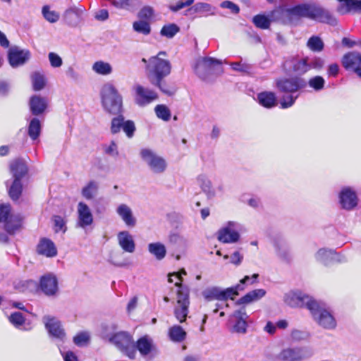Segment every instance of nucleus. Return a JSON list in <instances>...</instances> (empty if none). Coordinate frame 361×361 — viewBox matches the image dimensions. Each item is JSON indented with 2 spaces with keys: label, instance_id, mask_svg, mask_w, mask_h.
<instances>
[{
  "label": "nucleus",
  "instance_id": "nucleus-48",
  "mask_svg": "<svg viewBox=\"0 0 361 361\" xmlns=\"http://www.w3.org/2000/svg\"><path fill=\"white\" fill-rule=\"evenodd\" d=\"M151 84L157 87L164 94L169 96L174 94L176 91L173 85L168 84L164 79L153 81Z\"/></svg>",
  "mask_w": 361,
  "mask_h": 361
},
{
  "label": "nucleus",
  "instance_id": "nucleus-26",
  "mask_svg": "<svg viewBox=\"0 0 361 361\" xmlns=\"http://www.w3.org/2000/svg\"><path fill=\"white\" fill-rule=\"evenodd\" d=\"M30 109L35 116L42 114L48 106V100L46 97L39 95H34L30 99Z\"/></svg>",
  "mask_w": 361,
  "mask_h": 361
},
{
  "label": "nucleus",
  "instance_id": "nucleus-61",
  "mask_svg": "<svg viewBox=\"0 0 361 361\" xmlns=\"http://www.w3.org/2000/svg\"><path fill=\"white\" fill-rule=\"evenodd\" d=\"M190 10H193L195 13L206 16L207 13L212 11V7L209 4L199 2L195 4L192 7H191Z\"/></svg>",
  "mask_w": 361,
  "mask_h": 361
},
{
  "label": "nucleus",
  "instance_id": "nucleus-18",
  "mask_svg": "<svg viewBox=\"0 0 361 361\" xmlns=\"http://www.w3.org/2000/svg\"><path fill=\"white\" fill-rule=\"evenodd\" d=\"M77 214V227L85 229L93 224V214L90 208L86 203L80 202L78 204Z\"/></svg>",
  "mask_w": 361,
  "mask_h": 361
},
{
  "label": "nucleus",
  "instance_id": "nucleus-32",
  "mask_svg": "<svg viewBox=\"0 0 361 361\" xmlns=\"http://www.w3.org/2000/svg\"><path fill=\"white\" fill-rule=\"evenodd\" d=\"M269 17L273 21L279 22L283 24L291 23L289 8L279 6L269 13Z\"/></svg>",
  "mask_w": 361,
  "mask_h": 361
},
{
  "label": "nucleus",
  "instance_id": "nucleus-59",
  "mask_svg": "<svg viewBox=\"0 0 361 361\" xmlns=\"http://www.w3.org/2000/svg\"><path fill=\"white\" fill-rule=\"evenodd\" d=\"M90 336L87 331H82L75 335L73 338L74 343L78 347L85 346L90 341Z\"/></svg>",
  "mask_w": 361,
  "mask_h": 361
},
{
  "label": "nucleus",
  "instance_id": "nucleus-3",
  "mask_svg": "<svg viewBox=\"0 0 361 361\" xmlns=\"http://www.w3.org/2000/svg\"><path fill=\"white\" fill-rule=\"evenodd\" d=\"M310 312L314 321L321 327L326 330H333L337 326V322L331 311L326 305L315 300L314 302L309 304Z\"/></svg>",
  "mask_w": 361,
  "mask_h": 361
},
{
  "label": "nucleus",
  "instance_id": "nucleus-36",
  "mask_svg": "<svg viewBox=\"0 0 361 361\" xmlns=\"http://www.w3.org/2000/svg\"><path fill=\"white\" fill-rule=\"evenodd\" d=\"M338 12L345 14L350 12L361 11V0H346L345 3L341 4L337 8Z\"/></svg>",
  "mask_w": 361,
  "mask_h": 361
},
{
  "label": "nucleus",
  "instance_id": "nucleus-19",
  "mask_svg": "<svg viewBox=\"0 0 361 361\" xmlns=\"http://www.w3.org/2000/svg\"><path fill=\"white\" fill-rule=\"evenodd\" d=\"M221 62L211 57H204L200 59L195 65V71L196 74L202 80H206L207 77L212 73V68L215 65H221Z\"/></svg>",
  "mask_w": 361,
  "mask_h": 361
},
{
  "label": "nucleus",
  "instance_id": "nucleus-23",
  "mask_svg": "<svg viewBox=\"0 0 361 361\" xmlns=\"http://www.w3.org/2000/svg\"><path fill=\"white\" fill-rule=\"evenodd\" d=\"M341 62L345 69L355 72L361 66V54L357 51L348 52L343 56Z\"/></svg>",
  "mask_w": 361,
  "mask_h": 361
},
{
  "label": "nucleus",
  "instance_id": "nucleus-7",
  "mask_svg": "<svg viewBox=\"0 0 361 361\" xmlns=\"http://www.w3.org/2000/svg\"><path fill=\"white\" fill-rule=\"evenodd\" d=\"M313 354V350L310 346H295L282 349L276 357L281 361H304L310 359Z\"/></svg>",
  "mask_w": 361,
  "mask_h": 361
},
{
  "label": "nucleus",
  "instance_id": "nucleus-2",
  "mask_svg": "<svg viewBox=\"0 0 361 361\" xmlns=\"http://www.w3.org/2000/svg\"><path fill=\"white\" fill-rule=\"evenodd\" d=\"M161 55H165V52L160 51L157 56L150 57L149 60L145 58L142 59V61L146 65V71L150 82L164 79L171 73L170 62L160 58Z\"/></svg>",
  "mask_w": 361,
  "mask_h": 361
},
{
  "label": "nucleus",
  "instance_id": "nucleus-27",
  "mask_svg": "<svg viewBox=\"0 0 361 361\" xmlns=\"http://www.w3.org/2000/svg\"><path fill=\"white\" fill-rule=\"evenodd\" d=\"M118 242L123 251L129 253L134 252L135 243L133 235L127 231H121L117 235Z\"/></svg>",
  "mask_w": 361,
  "mask_h": 361
},
{
  "label": "nucleus",
  "instance_id": "nucleus-6",
  "mask_svg": "<svg viewBox=\"0 0 361 361\" xmlns=\"http://www.w3.org/2000/svg\"><path fill=\"white\" fill-rule=\"evenodd\" d=\"M175 286L178 289L176 293V305L174 307L173 314L177 321L183 323L186 321L189 313V289L180 283H176Z\"/></svg>",
  "mask_w": 361,
  "mask_h": 361
},
{
  "label": "nucleus",
  "instance_id": "nucleus-12",
  "mask_svg": "<svg viewBox=\"0 0 361 361\" xmlns=\"http://www.w3.org/2000/svg\"><path fill=\"white\" fill-rule=\"evenodd\" d=\"M307 18L331 25H336V19L328 10L314 4H307Z\"/></svg>",
  "mask_w": 361,
  "mask_h": 361
},
{
  "label": "nucleus",
  "instance_id": "nucleus-37",
  "mask_svg": "<svg viewBox=\"0 0 361 361\" xmlns=\"http://www.w3.org/2000/svg\"><path fill=\"white\" fill-rule=\"evenodd\" d=\"M266 294V290L262 288L255 289L248 292L243 297L240 298L237 303L239 305L248 304L254 301H257L263 298Z\"/></svg>",
  "mask_w": 361,
  "mask_h": 361
},
{
  "label": "nucleus",
  "instance_id": "nucleus-5",
  "mask_svg": "<svg viewBox=\"0 0 361 361\" xmlns=\"http://www.w3.org/2000/svg\"><path fill=\"white\" fill-rule=\"evenodd\" d=\"M102 106L108 113L117 115L122 111V97L116 87L110 83L105 84L101 90Z\"/></svg>",
  "mask_w": 361,
  "mask_h": 361
},
{
  "label": "nucleus",
  "instance_id": "nucleus-9",
  "mask_svg": "<svg viewBox=\"0 0 361 361\" xmlns=\"http://www.w3.org/2000/svg\"><path fill=\"white\" fill-rule=\"evenodd\" d=\"M140 157L149 169L154 173L165 171L167 164L164 158L157 155L153 150L145 148L140 151Z\"/></svg>",
  "mask_w": 361,
  "mask_h": 361
},
{
  "label": "nucleus",
  "instance_id": "nucleus-58",
  "mask_svg": "<svg viewBox=\"0 0 361 361\" xmlns=\"http://www.w3.org/2000/svg\"><path fill=\"white\" fill-rule=\"evenodd\" d=\"M157 116L164 121H168L171 118V111L164 104H158L154 108Z\"/></svg>",
  "mask_w": 361,
  "mask_h": 361
},
{
  "label": "nucleus",
  "instance_id": "nucleus-43",
  "mask_svg": "<svg viewBox=\"0 0 361 361\" xmlns=\"http://www.w3.org/2000/svg\"><path fill=\"white\" fill-rule=\"evenodd\" d=\"M42 122L37 118H32L28 126L27 133L32 140H37L40 135Z\"/></svg>",
  "mask_w": 361,
  "mask_h": 361
},
{
  "label": "nucleus",
  "instance_id": "nucleus-51",
  "mask_svg": "<svg viewBox=\"0 0 361 361\" xmlns=\"http://www.w3.org/2000/svg\"><path fill=\"white\" fill-rule=\"evenodd\" d=\"M307 47L313 52H321L324 47V44L318 36H312L307 42Z\"/></svg>",
  "mask_w": 361,
  "mask_h": 361
},
{
  "label": "nucleus",
  "instance_id": "nucleus-16",
  "mask_svg": "<svg viewBox=\"0 0 361 361\" xmlns=\"http://www.w3.org/2000/svg\"><path fill=\"white\" fill-rule=\"evenodd\" d=\"M39 289L48 297H55L59 293L58 279L54 274H47L41 276Z\"/></svg>",
  "mask_w": 361,
  "mask_h": 361
},
{
  "label": "nucleus",
  "instance_id": "nucleus-8",
  "mask_svg": "<svg viewBox=\"0 0 361 361\" xmlns=\"http://www.w3.org/2000/svg\"><path fill=\"white\" fill-rule=\"evenodd\" d=\"M111 343L114 344L119 350L126 355L129 358L133 359L135 356V345L132 336L127 331H118L111 338Z\"/></svg>",
  "mask_w": 361,
  "mask_h": 361
},
{
  "label": "nucleus",
  "instance_id": "nucleus-39",
  "mask_svg": "<svg viewBox=\"0 0 361 361\" xmlns=\"http://www.w3.org/2000/svg\"><path fill=\"white\" fill-rule=\"evenodd\" d=\"M6 185L8 188V194L10 197L13 200H18L23 191L21 180L13 179L11 182L8 180L6 182Z\"/></svg>",
  "mask_w": 361,
  "mask_h": 361
},
{
  "label": "nucleus",
  "instance_id": "nucleus-47",
  "mask_svg": "<svg viewBox=\"0 0 361 361\" xmlns=\"http://www.w3.org/2000/svg\"><path fill=\"white\" fill-rule=\"evenodd\" d=\"M92 71L97 74L106 75L112 72V67L108 62L98 61L92 65Z\"/></svg>",
  "mask_w": 361,
  "mask_h": 361
},
{
  "label": "nucleus",
  "instance_id": "nucleus-44",
  "mask_svg": "<svg viewBox=\"0 0 361 361\" xmlns=\"http://www.w3.org/2000/svg\"><path fill=\"white\" fill-rule=\"evenodd\" d=\"M99 188L98 183L94 180H90L88 183L83 187L81 193L83 197L86 200L93 199L97 193Z\"/></svg>",
  "mask_w": 361,
  "mask_h": 361
},
{
  "label": "nucleus",
  "instance_id": "nucleus-15",
  "mask_svg": "<svg viewBox=\"0 0 361 361\" xmlns=\"http://www.w3.org/2000/svg\"><path fill=\"white\" fill-rule=\"evenodd\" d=\"M134 90L135 102L139 106H145L158 99L157 92L149 87L136 85L134 87Z\"/></svg>",
  "mask_w": 361,
  "mask_h": 361
},
{
  "label": "nucleus",
  "instance_id": "nucleus-30",
  "mask_svg": "<svg viewBox=\"0 0 361 361\" xmlns=\"http://www.w3.org/2000/svg\"><path fill=\"white\" fill-rule=\"evenodd\" d=\"M116 214L120 216L127 226L133 227L136 219L133 216L131 208L126 204H121L116 208Z\"/></svg>",
  "mask_w": 361,
  "mask_h": 361
},
{
  "label": "nucleus",
  "instance_id": "nucleus-20",
  "mask_svg": "<svg viewBox=\"0 0 361 361\" xmlns=\"http://www.w3.org/2000/svg\"><path fill=\"white\" fill-rule=\"evenodd\" d=\"M338 197L341 207L345 210H352L357 205L358 199L357 194L350 187L342 188L339 192Z\"/></svg>",
  "mask_w": 361,
  "mask_h": 361
},
{
  "label": "nucleus",
  "instance_id": "nucleus-22",
  "mask_svg": "<svg viewBox=\"0 0 361 361\" xmlns=\"http://www.w3.org/2000/svg\"><path fill=\"white\" fill-rule=\"evenodd\" d=\"M85 8L82 7L72 6L66 9L63 14L64 20L70 26H77L81 19Z\"/></svg>",
  "mask_w": 361,
  "mask_h": 361
},
{
  "label": "nucleus",
  "instance_id": "nucleus-57",
  "mask_svg": "<svg viewBox=\"0 0 361 361\" xmlns=\"http://www.w3.org/2000/svg\"><path fill=\"white\" fill-rule=\"evenodd\" d=\"M42 13L44 18L49 23H54L59 20V13L55 11H51L49 6H44Z\"/></svg>",
  "mask_w": 361,
  "mask_h": 361
},
{
  "label": "nucleus",
  "instance_id": "nucleus-50",
  "mask_svg": "<svg viewBox=\"0 0 361 361\" xmlns=\"http://www.w3.org/2000/svg\"><path fill=\"white\" fill-rule=\"evenodd\" d=\"M31 80L35 91L42 90L46 85L44 75L39 72H34L31 75Z\"/></svg>",
  "mask_w": 361,
  "mask_h": 361
},
{
  "label": "nucleus",
  "instance_id": "nucleus-29",
  "mask_svg": "<svg viewBox=\"0 0 361 361\" xmlns=\"http://www.w3.org/2000/svg\"><path fill=\"white\" fill-rule=\"evenodd\" d=\"M315 259L317 262L328 265L332 262H340L338 255L331 249L321 248L315 254Z\"/></svg>",
  "mask_w": 361,
  "mask_h": 361
},
{
  "label": "nucleus",
  "instance_id": "nucleus-64",
  "mask_svg": "<svg viewBox=\"0 0 361 361\" xmlns=\"http://www.w3.org/2000/svg\"><path fill=\"white\" fill-rule=\"evenodd\" d=\"M12 214L11 207L9 204H0V223L4 222L5 224Z\"/></svg>",
  "mask_w": 361,
  "mask_h": 361
},
{
  "label": "nucleus",
  "instance_id": "nucleus-13",
  "mask_svg": "<svg viewBox=\"0 0 361 361\" xmlns=\"http://www.w3.org/2000/svg\"><path fill=\"white\" fill-rule=\"evenodd\" d=\"M314 300L312 297L306 295L301 291H290L285 294L284 302L292 307H305L310 310L309 304L314 302Z\"/></svg>",
  "mask_w": 361,
  "mask_h": 361
},
{
  "label": "nucleus",
  "instance_id": "nucleus-24",
  "mask_svg": "<svg viewBox=\"0 0 361 361\" xmlns=\"http://www.w3.org/2000/svg\"><path fill=\"white\" fill-rule=\"evenodd\" d=\"M37 252L39 255L47 257H54L57 255V249L54 243L47 238L40 239L37 246Z\"/></svg>",
  "mask_w": 361,
  "mask_h": 361
},
{
  "label": "nucleus",
  "instance_id": "nucleus-60",
  "mask_svg": "<svg viewBox=\"0 0 361 361\" xmlns=\"http://www.w3.org/2000/svg\"><path fill=\"white\" fill-rule=\"evenodd\" d=\"M290 339L293 342L305 341L310 338V334L307 331L293 329L290 332Z\"/></svg>",
  "mask_w": 361,
  "mask_h": 361
},
{
  "label": "nucleus",
  "instance_id": "nucleus-28",
  "mask_svg": "<svg viewBox=\"0 0 361 361\" xmlns=\"http://www.w3.org/2000/svg\"><path fill=\"white\" fill-rule=\"evenodd\" d=\"M196 181L207 198L212 199L216 195V189L212 186L211 180L206 174L202 173L197 176Z\"/></svg>",
  "mask_w": 361,
  "mask_h": 361
},
{
  "label": "nucleus",
  "instance_id": "nucleus-4",
  "mask_svg": "<svg viewBox=\"0 0 361 361\" xmlns=\"http://www.w3.org/2000/svg\"><path fill=\"white\" fill-rule=\"evenodd\" d=\"M250 280L248 276H245L240 281V284L235 286L223 289L219 286H212L205 288L202 294L207 301L221 300L225 301L228 299H233L235 295H238L239 290L244 289L243 285Z\"/></svg>",
  "mask_w": 361,
  "mask_h": 361
},
{
  "label": "nucleus",
  "instance_id": "nucleus-49",
  "mask_svg": "<svg viewBox=\"0 0 361 361\" xmlns=\"http://www.w3.org/2000/svg\"><path fill=\"white\" fill-rule=\"evenodd\" d=\"M117 329L118 326L114 322L103 324L102 326L101 335L103 338L107 339L111 342V338L117 333Z\"/></svg>",
  "mask_w": 361,
  "mask_h": 361
},
{
  "label": "nucleus",
  "instance_id": "nucleus-63",
  "mask_svg": "<svg viewBox=\"0 0 361 361\" xmlns=\"http://www.w3.org/2000/svg\"><path fill=\"white\" fill-rule=\"evenodd\" d=\"M324 64H325L324 59H323L320 57H317V56H314L312 58L308 57V65L310 66V70L314 69V70L319 71V70L322 69Z\"/></svg>",
  "mask_w": 361,
  "mask_h": 361
},
{
  "label": "nucleus",
  "instance_id": "nucleus-14",
  "mask_svg": "<svg viewBox=\"0 0 361 361\" xmlns=\"http://www.w3.org/2000/svg\"><path fill=\"white\" fill-rule=\"evenodd\" d=\"M248 315L244 307L235 310L230 316L229 323L232 324L230 331L238 334H245L247 332Z\"/></svg>",
  "mask_w": 361,
  "mask_h": 361
},
{
  "label": "nucleus",
  "instance_id": "nucleus-42",
  "mask_svg": "<svg viewBox=\"0 0 361 361\" xmlns=\"http://www.w3.org/2000/svg\"><path fill=\"white\" fill-rule=\"evenodd\" d=\"M290 23L301 18H307V4H302L289 8Z\"/></svg>",
  "mask_w": 361,
  "mask_h": 361
},
{
  "label": "nucleus",
  "instance_id": "nucleus-31",
  "mask_svg": "<svg viewBox=\"0 0 361 361\" xmlns=\"http://www.w3.org/2000/svg\"><path fill=\"white\" fill-rule=\"evenodd\" d=\"M273 243L277 256L283 261L289 262L291 255L286 242L279 238H275Z\"/></svg>",
  "mask_w": 361,
  "mask_h": 361
},
{
  "label": "nucleus",
  "instance_id": "nucleus-38",
  "mask_svg": "<svg viewBox=\"0 0 361 361\" xmlns=\"http://www.w3.org/2000/svg\"><path fill=\"white\" fill-rule=\"evenodd\" d=\"M259 103L265 108H272L277 104L275 93L272 92H262L257 96Z\"/></svg>",
  "mask_w": 361,
  "mask_h": 361
},
{
  "label": "nucleus",
  "instance_id": "nucleus-21",
  "mask_svg": "<svg viewBox=\"0 0 361 361\" xmlns=\"http://www.w3.org/2000/svg\"><path fill=\"white\" fill-rule=\"evenodd\" d=\"M43 322L49 334L60 341H63L66 337L64 330L61 327V322L54 317L45 316L43 317Z\"/></svg>",
  "mask_w": 361,
  "mask_h": 361
},
{
  "label": "nucleus",
  "instance_id": "nucleus-17",
  "mask_svg": "<svg viewBox=\"0 0 361 361\" xmlns=\"http://www.w3.org/2000/svg\"><path fill=\"white\" fill-rule=\"evenodd\" d=\"M30 51L28 49H22L17 46L11 47L8 52V59L13 68L25 64L30 58Z\"/></svg>",
  "mask_w": 361,
  "mask_h": 361
},
{
  "label": "nucleus",
  "instance_id": "nucleus-53",
  "mask_svg": "<svg viewBox=\"0 0 361 361\" xmlns=\"http://www.w3.org/2000/svg\"><path fill=\"white\" fill-rule=\"evenodd\" d=\"M133 28L136 32L148 35L151 32V27L148 22L146 20H137L133 23Z\"/></svg>",
  "mask_w": 361,
  "mask_h": 361
},
{
  "label": "nucleus",
  "instance_id": "nucleus-34",
  "mask_svg": "<svg viewBox=\"0 0 361 361\" xmlns=\"http://www.w3.org/2000/svg\"><path fill=\"white\" fill-rule=\"evenodd\" d=\"M23 217L20 214H12L4 224V228L6 232L13 235L22 226Z\"/></svg>",
  "mask_w": 361,
  "mask_h": 361
},
{
  "label": "nucleus",
  "instance_id": "nucleus-41",
  "mask_svg": "<svg viewBox=\"0 0 361 361\" xmlns=\"http://www.w3.org/2000/svg\"><path fill=\"white\" fill-rule=\"evenodd\" d=\"M168 335L170 340L175 343H181L186 338L185 331L179 325H173L170 327Z\"/></svg>",
  "mask_w": 361,
  "mask_h": 361
},
{
  "label": "nucleus",
  "instance_id": "nucleus-25",
  "mask_svg": "<svg viewBox=\"0 0 361 361\" xmlns=\"http://www.w3.org/2000/svg\"><path fill=\"white\" fill-rule=\"evenodd\" d=\"M117 9L134 13L142 5L141 0H108Z\"/></svg>",
  "mask_w": 361,
  "mask_h": 361
},
{
  "label": "nucleus",
  "instance_id": "nucleus-11",
  "mask_svg": "<svg viewBox=\"0 0 361 361\" xmlns=\"http://www.w3.org/2000/svg\"><path fill=\"white\" fill-rule=\"evenodd\" d=\"M307 18L331 25H336V19L328 10L314 4H307Z\"/></svg>",
  "mask_w": 361,
  "mask_h": 361
},
{
  "label": "nucleus",
  "instance_id": "nucleus-45",
  "mask_svg": "<svg viewBox=\"0 0 361 361\" xmlns=\"http://www.w3.org/2000/svg\"><path fill=\"white\" fill-rule=\"evenodd\" d=\"M293 71L298 75H303L310 71L308 56L295 60L293 63Z\"/></svg>",
  "mask_w": 361,
  "mask_h": 361
},
{
  "label": "nucleus",
  "instance_id": "nucleus-62",
  "mask_svg": "<svg viewBox=\"0 0 361 361\" xmlns=\"http://www.w3.org/2000/svg\"><path fill=\"white\" fill-rule=\"evenodd\" d=\"M36 286V282L32 280L22 281L15 285L16 288L22 292L27 290L31 291L34 290Z\"/></svg>",
  "mask_w": 361,
  "mask_h": 361
},
{
  "label": "nucleus",
  "instance_id": "nucleus-1",
  "mask_svg": "<svg viewBox=\"0 0 361 361\" xmlns=\"http://www.w3.org/2000/svg\"><path fill=\"white\" fill-rule=\"evenodd\" d=\"M276 87L279 92L288 94L283 95L280 100V105L282 109H287L292 106L298 95L293 94L307 87V81L305 78L294 76L291 78H281L276 80Z\"/></svg>",
  "mask_w": 361,
  "mask_h": 361
},
{
  "label": "nucleus",
  "instance_id": "nucleus-35",
  "mask_svg": "<svg viewBox=\"0 0 361 361\" xmlns=\"http://www.w3.org/2000/svg\"><path fill=\"white\" fill-rule=\"evenodd\" d=\"M137 349L141 355H147L154 349L153 341L148 336L141 337L136 343L135 350Z\"/></svg>",
  "mask_w": 361,
  "mask_h": 361
},
{
  "label": "nucleus",
  "instance_id": "nucleus-33",
  "mask_svg": "<svg viewBox=\"0 0 361 361\" xmlns=\"http://www.w3.org/2000/svg\"><path fill=\"white\" fill-rule=\"evenodd\" d=\"M10 171L13 179L21 180L27 173V166L22 159H16L11 163Z\"/></svg>",
  "mask_w": 361,
  "mask_h": 361
},
{
  "label": "nucleus",
  "instance_id": "nucleus-40",
  "mask_svg": "<svg viewBox=\"0 0 361 361\" xmlns=\"http://www.w3.org/2000/svg\"><path fill=\"white\" fill-rule=\"evenodd\" d=\"M148 251L157 260L163 259L166 255L165 245L159 242L149 243L148 245Z\"/></svg>",
  "mask_w": 361,
  "mask_h": 361
},
{
  "label": "nucleus",
  "instance_id": "nucleus-54",
  "mask_svg": "<svg viewBox=\"0 0 361 361\" xmlns=\"http://www.w3.org/2000/svg\"><path fill=\"white\" fill-rule=\"evenodd\" d=\"M125 119L123 115H119L112 118L111 122L110 130L112 134L118 133L123 128Z\"/></svg>",
  "mask_w": 361,
  "mask_h": 361
},
{
  "label": "nucleus",
  "instance_id": "nucleus-56",
  "mask_svg": "<svg viewBox=\"0 0 361 361\" xmlns=\"http://www.w3.org/2000/svg\"><path fill=\"white\" fill-rule=\"evenodd\" d=\"M180 31L179 27L174 24L170 23L165 25L161 30L160 34L167 38L173 37Z\"/></svg>",
  "mask_w": 361,
  "mask_h": 361
},
{
  "label": "nucleus",
  "instance_id": "nucleus-10",
  "mask_svg": "<svg viewBox=\"0 0 361 361\" xmlns=\"http://www.w3.org/2000/svg\"><path fill=\"white\" fill-rule=\"evenodd\" d=\"M239 224L236 221H228L216 233L218 240L222 243H235L240 240Z\"/></svg>",
  "mask_w": 361,
  "mask_h": 361
},
{
  "label": "nucleus",
  "instance_id": "nucleus-52",
  "mask_svg": "<svg viewBox=\"0 0 361 361\" xmlns=\"http://www.w3.org/2000/svg\"><path fill=\"white\" fill-rule=\"evenodd\" d=\"M271 18L265 15L258 14L253 17L252 22L257 27L268 29L270 26Z\"/></svg>",
  "mask_w": 361,
  "mask_h": 361
},
{
  "label": "nucleus",
  "instance_id": "nucleus-46",
  "mask_svg": "<svg viewBox=\"0 0 361 361\" xmlns=\"http://www.w3.org/2000/svg\"><path fill=\"white\" fill-rule=\"evenodd\" d=\"M169 241L178 249H185L188 245V239L177 233H172L169 235Z\"/></svg>",
  "mask_w": 361,
  "mask_h": 361
},
{
  "label": "nucleus",
  "instance_id": "nucleus-55",
  "mask_svg": "<svg viewBox=\"0 0 361 361\" xmlns=\"http://www.w3.org/2000/svg\"><path fill=\"white\" fill-rule=\"evenodd\" d=\"M307 85L316 92H319L324 89L325 80L320 75H316L310 78L307 82Z\"/></svg>",
  "mask_w": 361,
  "mask_h": 361
}]
</instances>
